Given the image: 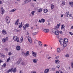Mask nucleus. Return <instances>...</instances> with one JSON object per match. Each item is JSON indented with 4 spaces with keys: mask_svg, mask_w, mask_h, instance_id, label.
<instances>
[{
    "mask_svg": "<svg viewBox=\"0 0 73 73\" xmlns=\"http://www.w3.org/2000/svg\"><path fill=\"white\" fill-rule=\"evenodd\" d=\"M60 26V25L58 24L57 25V26L55 27L54 29H52V31L53 33H55V32H56V31L57 29H58L59 28V27Z\"/></svg>",
    "mask_w": 73,
    "mask_h": 73,
    "instance_id": "f257e3e1",
    "label": "nucleus"
},
{
    "mask_svg": "<svg viewBox=\"0 0 73 73\" xmlns=\"http://www.w3.org/2000/svg\"><path fill=\"white\" fill-rule=\"evenodd\" d=\"M13 40L15 41H17L18 42L19 41V38L17 36H13Z\"/></svg>",
    "mask_w": 73,
    "mask_h": 73,
    "instance_id": "f03ea898",
    "label": "nucleus"
},
{
    "mask_svg": "<svg viewBox=\"0 0 73 73\" xmlns=\"http://www.w3.org/2000/svg\"><path fill=\"white\" fill-rule=\"evenodd\" d=\"M6 21H7V23H10V21H11V19L9 16H7L5 18Z\"/></svg>",
    "mask_w": 73,
    "mask_h": 73,
    "instance_id": "7ed1b4c3",
    "label": "nucleus"
},
{
    "mask_svg": "<svg viewBox=\"0 0 73 73\" xmlns=\"http://www.w3.org/2000/svg\"><path fill=\"white\" fill-rule=\"evenodd\" d=\"M59 42L60 44L61 45H63V43L65 42H64V39L62 38L60 39Z\"/></svg>",
    "mask_w": 73,
    "mask_h": 73,
    "instance_id": "20e7f679",
    "label": "nucleus"
},
{
    "mask_svg": "<svg viewBox=\"0 0 73 73\" xmlns=\"http://www.w3.org/2000/svg\"><path fill=\"white\" fill-rule=\"evenodd\" d=\"M59 34L60 32H59V31L57 29L56 30V31L55 32V34L56 35H58Z\"/></svg>",
    "mask_w": 73,
    "mask_h": 73,
    "instance_id": "39448f33",
    "label": "nucleus"
},
{
    "mask_svg": "<svg viewBox=\"0 0 73 73\" xmlns=\"http://www.w3.org/2000/svg\"><path fill=\"white\" fill-rule=\"evenodd\" d=\"M1 14H4V9H3V7H2L1 8Z\"/></svg>",
    "mask_w": 73,
    "mask_h": 73,
    "instance_id": "423d86ee",
    "label": "nucleus"
},
{
    "mask_svg": "<svg viewBox=\"0 0 73 73\" xmlns=\"http://www.w3.org/2000/svg\"><path fill=\"white\" fill-rule=\"evenodd\" d=\"M27 38L28 40V41L29 42L31 43L32 42V38H31V37L29 36H28Z\"/></svg>",
    "mask_w": 73,
    "mask_h": 73,
    "instance_id": "0eeeda50",
    "label": "nucleus"
},
{
    "mask_svg": "<svg viewBox=\"0 0 73 73\" xmlns=\"http://www.w3.org/2000/svg\"><path fill=\"white\" fill-rule=\"evenodd\" d=\"M32 53L33 54V56H34V57H36L37 56L36 54V53L35 52H34L32 51Z\"/></svg>",
    "mask_w": 73,
    "mask_h": 73,
    "instance_id": "6e6552de",
    "label": "nucleus"
},
{
    "mask_svg": "<svg viewBox=\"0 0 73 73\" xmlns=\"http://www.w3.org/2000/svg\"><path fill=\"white\" fill-rule=\"evenodd\" d=\"M49 29H45L43 30V31L44 32H45V33H48V32H49Z\"/></svg>",
    "mask_w": 73,
    "mask_h": 73,
    "instance_id": "1a4fd4ad",
    "label": "nucleus"
},
{
    "mask_svg": "<svg viewBox=\"0 0 73 73\" xmlns=\"http://www.w3.org/2000/svg\"><path fill=\"white\" fill-rule=\"evenodd\" d=\"M55 63L56 64H59L60 63V61L58 60H55Z\"/></svg>",
    "mask_w": 73,
    "mask_h": 73,
    "instance_id": "9d476101",
    "label": "nucleus"
},
{
    "mask_svg": "<svg viewBox=\"0 0 73 73\" xmlns=\"http://www.w3.org/2000/svg\"><path fill=\"white\" fill-rule=\"evenodd\" d=\"M33 61L34 63H37V60L36 59H33Z\"/></svg>",
    "mask_w": 73,
    "mask_h": 73,
    "instance_id": "9b49d317",
    "label": "nucleus"
},
{
    "mask_svg": "<svg viewBox=\"0 0 73 73\" xmlns=\"http://www.w3.org/2000/svg\"><path fill=\"white\" fill-rule=\"evenodd\" d=\"M57 52L58 53H60V52H61V50H60V48H57Z\"/></svg>",
    "mask_w": 73,
    "mask_h": 73,
    "instance_id": "f8f14e48",
    "label": "nucleus"
},
{
    "mask_svg": "<svg viewBox=\"0 0 73 73\" xmlns=\"http://www.w3.org/2000/svg\"><path fill=\"white\" fill-rule=\"evenodd\" d=\"M63 47H64V48H65V47H66V46H67V44H66V43H65L64 42L63 43Z\"/></svg>",
    "mask_w": 73,
    "mask_h": 73,
    "instance_id": "ddd939ff",
    "label": "nucleus"
},
{
    "mask_svg": "<svg viewBox=\"0 0 73 73\" xmlns=\"http://www.w3.org/2000/svg\"><path fill=\"white\" fill-rule=\"evenodd\" d=\"M19 19H18L15 22L16 25H17L19 24Z\"/></svg>",
    "mask_w": 73,
    "mask_h": 73,
    "instance_id": "4468645a",
    "label": "nucleus"
},
{
    "mask_svg": "<svg viewBox=\"0 0 73 73\" xmlns=\"http://www.w3.org/2000/svg\"><path fill=\"white\" fill-rule=\"evenodd\" d=\"M29 51L26 52L25 55L26 56H29Z\"/></svg>",
    "mask_w": 73,
    "mask_h": 73,
    "instance_id": "2eb2a0df",
    "label": "nucleus"
},
{
    "mask_svg": "<svg viewBox=\"0 0 73 73\" xmlns=\"http://www.w3.org/2000/svg\"><path fill=\"white\" fill-rule=\"evenodd\" d=\"M16 49L17 50H19L20 49V46H17L16 47Z\"/></svg>",
    "mask_w": 73,
    "mask_h": 73,
    "instance_id": "dca6fc26",
    "label": "nucleus"
},
{
    "mask_svg": "<svg viewBox=\"0 0 73 73\" xmlns=\"http://www.w3.org/2000/svg\"><path fill=\"white\" fill-rule=\"evenodd\" d=\"M2 33L3 35H6V33H7V32L5 30H3L2 31Z\"/></svg>",
    "mask_w": 73,
    "mask_h": 73,
    "instance_id": "f3484780",
    "label": "nucleus"
},
{
    "mask_svg": "<svg viewBox=\"0 0 73 73\" xmlns=\"http://www.w3.org/2000/svg\"><path fill=\"white\" fill-rule=\"evenodd\" d=\"M13 68H11L8 70L7 71V73H9L10 72H12V71H13Z\"/></svg>",
    "mask_w": 73,
    "mask_h": 73,
    "instance_id": "a211bd4d",
    "label": "nucleus"
},
{
    "mask_svg": "<svg viewBox=\"0 0 73 73\" xmlns=\"http://www.w3.org/2000/svg\"><path fill=\"white\" fill-rule=\"evenodd\" d=\"M49 69H46L45 71H44V73H48V72H49Z\"/></svg>",
    "mask_w": 73,
    "mask_h": 73,
    "instance_id": "6ab92c4d",
    "label": "nucleus"
},
{
    "mask_svg": "<svg viewBox=\"0 0 73 73\" xmlns=\"http://www.w3.org/2000/svg\"><path fill=\"white\" fill-rule=\"evenodd\" d=\"M64 42L66 43V42H68V39L66 38H64Z\"/></svg>",
    "mask_w": 73,
    "mask_h": 73,
    "instance_id": "aec40b11",
    "label": "nucleus"
},
{
    "mask_svg": "<svg viewBox=\"0 0 73 73\" xmlns=\"http://www.w3.org/2000/svg\"><path fill=\"white\" fill-rule=\"evenodd\" d=\"M39 45V46H42V43L41 42V41H39L38 42Z\"/></svg>",
    "mask_w": 73,
    "mask_h": 73,
    "instance_id": "412c9836",
    "label": "nucleus"
},
{
    "mask_svg": "<svg viewBox=\"0 0 73 73\" xmlns=\"http://www.w3.org/2000/svg\"><path fill=\"white\" fill-rule=\"evenodd\" d=\"M21 62V60H19L17 62V64H18V65L20 64V63Z\"/></svg>",
    "mask_w": 73,
    "mask_h": 73,
    "instance_id": "4be33fe9",
    "label": "nucleus"
},
{
    "mask_svg": "<svg viewBox=\"0 0 73 73\" xmlns=\"http://www.w3.org/2000/svg\"><path fill=\"white\" fill-rule=\"evenodd\" d=\"M64 28H65V25H63L61 26V29H63Z\"/></svg>",
    "mask_w": 73,
    "mask_h": 73,
    "instance_id": "5701e85b",
    "label": "nucleus"
},
{
    "mask_svg": "<svg viewBox=\"0 0 73 73\" xmlns=\"http://www.w3.org/2000/svg\"><path fill=\"white\" fill-rule=\"evenodd\" d=\"M41 19L42 22L43 23H44V22L45 21V20L44 19L42 18Z\"/></svg>",
    "mask_w": 73,
    "mask_h": 73,
    "instance_id": "b1692460",
    "label": "nucleus"
},
{
    "mask_svg": "<svg viewBox=\"0 0 73 73\" xmlns=\"http://www.w3.org/2000/svg\"><path fill=\"white\" fill-rule=\"evenodd\" d=\"M69 13L68 12H67L66 13V16L67 17H68V15H69Z\"/></svg>",
    "mask_w": 73,
    "mask_h": 73,
    "instance_id": "393cba45",
    "label": "nucleus"
},
{
    "mask_svg": "<svg viewBox=\"0 0 73 73\" xmlns=\"http://www.w3.org/2000/svg\"><path fill=\"white\" fill-rule=\"evenodd\" d=\"M42 11V9H39L38 10V12L39 13L41 12Z\"/></svg>",
    "mask_w": 73,
    "mask_h": 73,
    "instance_id": "a878e982",
    "label": "nucleus"
},
{
    "mask_svg": "<svg viewBox=\"0 0 73 73\" xmlns=\"http://www.w3.org/2000/svg\"><path fill=\"white\" fill-rule=\"evenodd\" d=\"M51 9H53V8H54V5L53 4H51Z\"/></svg>",
    "mask_w": 73,
    "mask_h": 73,
    "instance_id": "bb28decb",
    "label": "nucleus"
},
{
    "mask_svg": "<svg viewBox=\"0 0 73 73\" xmlns=\"http://www.w3.org/2000/svg\"><path fill=\"white\" fill-rule=\"evenodd\" d=\"M20 30H18L17 29H15V31L16 32H20Z\"/></svg>",
    "mask_w": 73,
    "mask_h": 73,
    "instance_id": "cd10ccee",
    "label": "nucleus"
},
{
    "mask_svg": "<svg viewBox=\"0 0 73 73\" xmlns=\"http://www.w3.org/2000/svg\"><path fill=\"white\" fill-rule=\"evenodd\" d=\"M25 26L26 27V28H28L29 27V24H26L25 25Z\"/></svg>",
    "mask_w": 73,
    "mask_h": 73,
    "instance_id": "c85d7f7f",
    "label": "nucleus"
},
{
    "mask_svg": "<svg viewBox=\"0 0 73 73\" xmlns=\"http://www.w3.org/2000/svg\"><path fill=\"white\" fill-rule=\"evenodd\" d=\"M23 38H21V40L19 41V42H23Z\"/></svg>",
    "mask_w": 73,
    "mask_h": 73,
    "instance_id": "c756f323",
    "label": "nucleus"
},
{
    "mask_svg": "<svg viewBox=\"0 0 73 73\" xmlns=\"http://www.w3.org/2000/svg\"><path fill=\"white\" fill-rule=\"evenodd\" d=\"M27 3H28V0H25L24 1V4H27Z\"/></svg>",
    "mask_w": 73,
    "mask_h": 73,
    "instance_id": "7c9ffc66",
    "label": "nucleus"
},
{
    "mask_svg": "<svg viewBox=\"0 0 73 73\" xmlns=\"http://www.w3.org/2000/svg\"><path fill=\"white\" fill-rule=\"evenodd\" d=\"M20 23H19V28H21L22 27L23 25H20Z\"/></svg>",
    "mask_w": 73,
    "mask_h": 73,
    "instance_id": "2f4dec72",
    "label": "nucleus"
},
{
    "mask_svg": "<svg viewBox=\"0 0 73 73\" xmlns=\"http://www.w3.org/2000/svg\"><path fill=\"white\" fill-rule=\"evenodd\" d=\"M2 41L3 42H6V40L5 38H3L2 40Z\"/></svg>",
    "mask_w": 73,
    "mask_h": 73,
    "instance_id": "473e14b6",
    "label": "nucleus"
},
{
    "mask_svg": "<svg viewBox=\"0 0 73 73\" xmlns=\"http://www.w3.org/2000/svg\"><path fill=\"white\" fill-rule=\"evenodd\" d=\"M35 11H33L31 12V14L32 15H35Z\"/></svg>",
    "mask_w": 73,
    "mask_h": 73,
    "instance_id": "72a5a7b5",
    "label": "nucleus"
},
{
    "mask_svg": "<svg viewBox=\"0 0 73 73\" xmlns=\"http://www.w3.org/2000/svg\"><path fill=\"white\" fill-rule=\"evenodd\" d=\"M47 12H48V10H47V9H45L44 10V13H46Z\"/></svg>",
    "mask_w": 73,
    "mask_h": 73,
    "instance_id": "f704fd0d",
    "label": "nucleus"
},
{
    "mask_svg": "<svg viewBox=\"0 0 73 73\" xmlns=\"http://www.w3.org/2000/svg\"><path fill=\"white\" fill-rule=\"evenodd\" d=\"M6 66V64H4L2 66V67L3 68H5V67Z\"/></svg>",
    "mask_w": 73,
    "mask_h": 73,
    "instance_id": "c9c22d12",
    "label": "nucleus"
},
{
    "mask_svg": "<svg viewBox=\"0 0 73 73\" xmlns=\"http://www.w3.org/2000/svg\"><path fill=\"white\" fill-rule=\"evenodd\" d=\"M73 2H69V4L70 5H72L73 4Z\"/></svg>",
    "mask_w": 73,
    "mask_h": 73,
    "instance_id": "e433bc0d",
    "label": "nucleus"
},
{
    "mask_svg": "<svg viewBox=\"0 0 73 73\" xmlns=\"http://www.w3.org/2000/svg\"><path fill=\"white\" fill-rule=\"evenodd\" d=\"M36 34H37V32H35V33H33V35L34 36L36 35Z\"/></svg>",
    "mask_w": 73,
    "mask_h": 73,
    "instance_id": "4c0bfd02",
    "label": "nucleus"
},
{
    "mask_svg": "<svg viewBox=\"0 0 73 73\" xmlns=\"http://www.w3.org/2000/svg\"><path fill=\"white\" fill-rule=\"evenodd\" d=\"M15 10H16V9H13L12 10L11 12H15Z\"/></svg>",
    "mask_w": 73,
    "mask_h": 73,
    "instance_id": "58836bf2",
    "label": "nucleus"
},
{
    "mask_svg": "<svg viewBox=\"0 0 73 73\" xmlns=\"http://www.w3.org/2000/svg\"><path fill=\"white\" fill-rule=\"evenodd\" d=\"M62 4H63V5H65V1H62Z\"/></svg>",
    "mask_w": 73,
    "mask_h": 73,
    "instance_id": "ea45409f",
    "label": "nucleus"
},
{
    "mask_svg": "<svg viewBox=\"0 0 73 73\" xmlns=\"http://www.w3.org/2000/svg\"><path fill=\"white\" fill-rule=\"evenodd\" d=\"M6 40V41H8V37H7L6 38H5Z\"/></svg>",
    "mask_w": 73,
    "mask_h": 73,
    "instance_id": "a19ab883",
    "label": "nucleus"
},
{
    "mask_svg": "<svg viewBox=\"0 0 73 73\" xmlns=\"http://www.w3.org/2000/svg\"><path fill=\"white\" fill-rule=\"evenodd\" d=\"M16 71V68H14L13 70L14 73H15Z\"/></svg>",
    "mask_w": 73,
    "mask_h": 73,
    "instance_id": "79ce46f5",
    "label": "nucleus"
},
{
    "mask_svg": "<svg viewBox=\"0 0 73 73\" xmlns=\"http://www.w3.org/2000/svg\"><path fill=\"white\" fill-rule=\"evenodd\" d=\"M1 55L2 56H3V57H5V55H4V54L3 53H1Z\"/></svg>",
    "mask_w": 73,
    "mask_h": 73,
    "instance_id": "37998d69",
    "label": "nucleus"
},
{
    "mask_svg": "<svg viewBox=\"0 0 73 73\" xmlns=\"http://www.w3.org/2000/svg\"><path fill=\"white\" fill-rule=\"evenodd\" d=\"M60 67V65H57L56 66L57 68H59Z\"/></svg>",
    "mask_w": 73,
    "mask_h": 73,
    "instance_id": "c03bdc74",
    "label": "nucleus"
},
{
    "mask_svg": "<svg viewBox=\"0 0 73 73\" xmlns=\"http://www.w3.org/2000/svg\"><path fill=\"white\" fill-rule=\"evenodd\" d=\"M10 58H11V57H9V58L7 59V62H8L9 60H10Z\"/></svg>",
    "mask_w": 73,
    "mask_h": 73,
    "instance_id": "a18cd8bd",
    "label": "nucleus"
},
{
    "mask_svg": "<svg viewBox=\"0 0 73 73\" xmlns=\"http://www.w3.org/2000/svg\"><path fill=\"white\" fill-rule=\"evenodd\" d=\"M23 28L25 30V29H26V26L25 25L23 27Z\"/></svg>",
    "mask_w": 73,
    "mask_h": 73,
    "instance_id": "49530a36",
    "label": "nucleus"
},
{
    "mask_svg": "<svg viewBox=\"0 0 73 73\" xmlns=\"http://www.w3.org/2000/svg\"><path fill=\"white\" fill-rule=\"evenodd\" d=\"M66 57H69V55L68 54L66 55H65Z\"/></svg>",
    "mask_w": 73,
    "mask_h": 73,
    "instance_id": "de8ad7c7",
    "label": "nucleus"
},
{
    "mask_svg": "<svg viewBox=\"0 0 73 73\" xmlns=\"http://www.w3.org/2000/svg\"><path fill=\"white\" fill-rule=\"evenodd\" d=\"M71 65L72 67L73 68V62H71Z\"/></svg>",
    "mask_w": 73,
    "mask_h": 73,
    "instance_id": "09e8293b",
    "label": "nucleus"
},
{
    "mask_svg": "<svg viewBox=\"0 0 73 73\" xmlns=\"http://www.w3.org/2000/svg\"><path fill=\"white\" fill-rule=\"evenodd\" d=\"M39 23H42V21H41V20L40 19L39 20Z\"/></svg>",
    "mask_w": 73,
    "mask_h": 73,
    "instance_id": "8fccbe9b",
    "label": "nucleus"
},
{
    "mask_svg": "<svg viewBox=\"0 0 73 73\" xmlns=\"http://www.w3.org/2000/svg\"><path fill=\"white\" fill-rule=\"evenodd\" d=\"M9 56H11V52H9Z\"/></svg>",
    "mask_w": 73,
    "mask_h": 73,
    "instance_id": "3c124183",
    "label": "nucleus"
},
{
    "mask_svg": "<svg viewBox=\"0 0 73 73\" xmlns=\"http://www.w3.org/2000/svg\"><path fill=\"white\" fill-rule=\"evenodd\" d=\"M71 35H73V33H72L71 32H70L69 33Z\"/></svg>",
    "mask_w": 73,
    "mask_h": 73,
    "instance_id": "603ef678",
    "label": "nucleus"
},
{
    "mask_svg": "<svg viewBox=\"0 0 73 73\" xmlns=\"http://www.w3.org/2000/svg\"><path fill=\"white\" fill-rule=\"evenodd\" d=\"M55 58L56 59H58V56H56V57Z\"/></svg>",
    "mask_w": 73,
    "mask_h": 73,
    "instance_id": "864d4df0",
    "label": "nucleus"
},
{
    "mask_svg": "<svg viewBox=\"0 0 73 73\" xmlns=\"http://www.w3.org/2000/svg\"><path fill=\"white\" fill-rule=\"evenodd\" d=\"M21 64L22 65H25L24 63H23V62H22L21 63Z\"/></svg>",
    "mask_w": 73,
    "mask_h": 73,
    "instance_id": "5fc2aeb1",
    "label": "nucleus"
},
{
    "mask_svg": "<svg viewBox=\"0 0 73 73\" xmlns=\"http://www.w3.org/2000/svg\"><path fill=\"white\" fill-rule=\"evenodd\" d=\"M52 70H55V69L54 68H52Z\"/></svg>",
    "mask_w": 73,
    "mask_h": 73,
    "instance_id": "6e6d98bb",
    "label": "nucleus"
},
{
    "mask_svg": "<svg viewBox=\"0 0 73 73\" xmlns=\"http://www.w3.org/2000/svg\"><path fill=\"white\" fill-rule=\"evenodd\" d=\"M48 46V45H46V44H45L44 45V47H45V46Z\"/></svg>",
    "mask_w": 73,
    "mask_h": 73,
    "instance_id": "4d7b16f0",
    "label": "nucleus"
},
{
    "mask_svg": "<svg viewBox=\"0 0 73 73\" xmlns=\"http://www.w3.org/2000/svg\"><path fill=\"white\" fill-rule=\"evenodd\" d=\"M60 34L61 35H62V32L60 31Z\"/></svg>",
    "mask_w": 73,
    "mask_h": 73,
    "instance_id": "13d9d810",
    "label": "nucleus"
},
{
    "mask_svg": "<svg viewBox=\"0 0 73 73\" xmlns=\"http://www.w3.org/2000/svg\"><path fill=\"white\" fill-rule=\"evenodd\" d=\"M2 4V2L1 1H0V4Z\"/></svg>",
    "mask_w": 73,
    "mask_h": 73,
    "instance_id": "bf43d9fd",
    "label": "nucleus"
},
{
    "mask_svg": "<svg viewBox=\"0 0 73 73\" xmlns=\"http://www.w3.org/2000/svg\"><path fill=\"white\" fill-rule=\"evenodd\" d=\"M20 73H23V72H22V71H20Z\"/></svg>",
    "mask_w": 73,
    "mask_h": 73,
    "instance_id": "052dcab7",
    "label": "nucleus"
},
{
    "mask_svg": "<svg viewBox=\"0 0 73 73\" xmlns=\"http://www.w3.org/2000/svg\"><path fill=\"white\" fill-rule=\"evenodd\" d=\"M5 50H6V51H8V49L7 48L5 49Z\"/></svg>",
    "mask_w": 73,
    "mask_h": 73,
    "instance_id": "680f3d73",
    "label": "nucleus"
},
{
    "mask_svg": "<svg viewBox=\"0 0 73 73\" xmlns=\"http://www.w3.org/2000/svg\"><path fill=\"white\" fill-rule=\"evenodd\" d=\"M50 58H51V57H50V56L48 58V59H50Z\"/></svg>",
    "mask_w": 73,
    "mask_h": 73,
    "instance_id": "e2e57ef3",
    "label": "nucleus"
},
{
    "mask_svg": "<svg viewBox=\"0 0 73 73\" xmlns=\"http://www.w3.org/2000/svg\"><path fill=\"white\" fill-rule=\"evenodd\" d=\"M31 0H29V1H28V3H29V2H31Z\"/></svg>",
    "mask_w": 73,
    "mask_h": 73,
    "instance_id": "0e129e2a",
    "label": "nucleus"
},
{
    "mask_svg": "<svg viewBox=\"0 0 73 73\" xmlns=\"http://www.w3.org/2000/svg\"><path fill=\"white\" fill-rule=\"evenodd\" d=\"M27 35H28V36H29V33H27Z\"/></svg>",
    "mask_w": 73,
    "mask_h": 73,
    "instance_id": "69168bd1",
    "label": "nucleus"
},
{
    "mask_svg": "<svg viewBox=\"0 0 73 73\" xmlns=\"http://www.w3.org/2000/svg\"><path fill=\"white\" fill-rule=\"evenodd\" d=\"M56 73H59V71H57Z\"/></svg>",
    "mask_w": 73,
    "mask_h": 73,
    "instance_id": "338daca9",
    "label": "nucleus"
},
{
    "mask_svg": "<svg viewBox=\"0 0 73 73\" xmlns=\"http://www.w3.org/2000/svg\"><path fill=\"white\" fill-rule=\"evenodd\" d=\"M71 29H73V26H72L71 27Z\"/></svg>",
    "mask_w": 73,
    "mask_h": 73,
    "instance_id": "774afa93",
    "label": "nucleus"
}]
</instances>
